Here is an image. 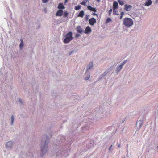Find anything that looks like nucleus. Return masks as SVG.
I'll use <instances>...</instances> for the list:
<instances>
[{
	"instance_id": "f257e3e1",
	"label": "nucleus",
	"mask_w": 158,
	"mask_h": 158,
	"mask_svg": "<svg viewBox=\"0 0 158 158\" xmlns=\"http://www.w3.org/2000/svg\"><path fill=\"white\" fill-rule=\"evenodd\" d=\"M73 39V37L72 36V33L71 31H70L66 35L65 38L63 40V42L65 44L69 43Z\"/></svg>"
},
{
	"instance_id": "f03ea898",
	"label": "nucleus",
	"mask_w": 158,
	"mask_h": 158,
	"mask_svg": "<svg viewBox=\"0 0 158 158\" xmlns=\"http://www.w3.org/2000/svg\"><path fill=\"white\" fill-rule=\"evenodd\" d=\"M133 23L132 20L130 18H125L123 20V24L127 27L131 26Z\"/></svg>"
},
{
	"instance_id": "7ed1b4c3",
	"label": "nucleus",
	"mask_w": 158,
	"mask_h": 158,
	"mask_svg": "<svg viewBox=\"0 0 158 158\" xmlns=\"http://www.w3.org/2000/svg\"><path fill=\"white\" fill-rule=\"evenodd\" d=\"M132 8V6L130 5L125 4L124 6V10L127 11H130Z\"/></svg>"
},
{
	"instance_id": "20e7f679",
	"label": "nucleus",
	"mask_w": 158,
	"mask_h": 158,
	"mask_svg": "<svg viewBox=\"0 0 158 158\" xmlns=\"http://www.w3.org/2000/svg\"><path fill=\"white\" fill-rule=\"evenodd\" d=\"M89 24L91 25H93L96 22V19L94 18H92L89 20Z\"/></svg>"
},
{
	"instance_id": "39448f33",
	"label": "nucleus",
	"mask_w": 158,
	"mask_h": 158,
	"mask_svg": "<svg viewBox=\"0 0 158 158\" xmlns=\"http://www.w3.org/2000/svg\"><path fill=\"white\" fill-rule=\"evenodd\" d=\"M46 142H45V144L44 146H41V151L42 152H44L47 151V149L48 148V147L46 144Z\"/></svg>"
},
{
	"instance_id": "423d86ee",
	"label": "nucleus",
	"mask_w": 158,
	"mask_h": 158,
	"mask_svg": "<svg viewBox=\"0 0 158 158\" xmlns=\"http://www.w3.org/2000/svg\"><path fill=\"white\" fill-rule=\"evenodd\" d=\"M118 6V2L116 1H114L113 4V13H114V10L117 9Z\"/></svg>"
},
{
	"instance_id": "0eeeda50",
	"label": "nucleus",
	"mask_w": 158,
	"mask_h": 158,
	"mask_svg": "<svg viewBox=\"0 0 158 158\" xmlns=\"http://www.w3.org/2000/svg\"><path fill=\"white\" fill-rule=\"evenodd\" d=\"M87 8L89 10L91 11H93L94 12H97V10L95 8L92 7L90 6H87Z\"/></svg>"
},
{
	"instance_id": "6e6552de",
	"label": "nucleus",
	"mask_w": 158,
	"mask_h": 158,
	"mask_svg": "<svg viewBox=\"0 0 158 158\" xmlns=\"http://www.w3.org/2000/svg\"><path fill=\"white\" fill-rule=\"evenodd\" d=\"M126 61H124L123 62L121 65L117 68V72L119 71L122 69L123 65L126 63Z\"/></svg>"
},
{
	"instance_id": "1a4fd4ad",
	"label": "nucleus",
	"mask_w": 158,
	"mask_h": 158,
	"mask_svg": "<svg viewBox=\"0 0 158 158\" xmlns=\"http://www.w3.org/2000/svg\"><path fill=\"white\" fill-rule=\"evenodd\" d=\"M91 28L89 26L86 27L85 31V33H88L89 32H91Z\"/></svg>"
},
{
	"instance_id": "9d476101",
	"label": "nucleus",
	"mask_w": 158,
	"mask_h": 158,
	"mask_svg": "<svg viewBox=\"0 0 158 158\" xmlns=\"http://www.w3.org/2000/svg\"><path fill=\"white\" fill-rule=\"evenodd\" d=\"M63 11L62 10H60L57 11L56 13V16H61L63 14Z\"/></svg>"
},
{
	"instance_id": "9b49d317",
	"label": "nucleus",
	"mask_w": 158,
	"mask_h": 158,
	"mask_svg": "<svg viewBox=\"0 0 158 158\" xmlns=\"http://www.w3.org/2000/svg\"><path fill=\"white\" fill-rule=\"evenodd\" d=\"M12 144L13 143L11 141L8 142L6 144V146L7 148H9L12 146Z\"/></svg>"
},
{
	"instance_id": "f8f14e48",
	"label": "nucleus",
	"mask_w": 158,
	"mask_h": 158,
	"mask_svg": "<svg viewBox=\"0 0 158 158\" xmlns=\"http://www.w3.org/2000/svg\"><path fill=\"white\" fill-rule=\"evenodd\" d=\"M84 15V11L83 10L81 11L78 15H77V17H80L81 18H82L83 17Z\"/></svg>"
},
{
	"instance_id": "ddd939ff",
	"label": "nucleus",
	"mask_w": 158,
	"mask_h": 158,
	"mask_svg": "<svg viewBox=\"0 0 158 158\" xmlns=\"http://www.w3.org/2000/svg\"><path fill=\"white\" fill-rule=\"evenodd\" d=\"M58 8L59 9H65V7L63 6V4L61 3L59 4Z\"/></svg>"
},
{
	"instance_id": "4468645a",
	"label": "nucleus",
	"mask_w": 158,
	"mask_h": 158,
	"mask_svg": "<svg viewBox=\"0 0 158 158\" xmlns=\"http://www.w3.org/2000/svg\"><path fill=\"white\" fill-rule=\"evenodd\" d=\"M77 32L80 33H81L83 31L81 27L80 26H78L77 27Z\"/></svg>"
},
{
	"instance_id": "2eb2a0df",
	"label": "nucleus",
	"mask_w": 158,
	"mask_h": 158,
	"mask_svg": "<svg viewBox=\"0 0 158 158\" xmlns=\"http://www.w3.org/2000/svg\"><path fill=\"white\" fill-rule=\"evenodd\" d=\"M152 2L151 0H147V1L146 2L145 5L148 6L152 4Z\"/></svg>"
},
{
	"instance_id": "dca6fc26",
	"label": "nucleus",
	"mask_w": 158,
	"mask_h": 158,
	"mask_svg": "<svg viewBox=\"0 0 158 158\" xmlns=\"http://www.w3.org/2000/svg\"><path fill=\"white\" fill-rule=\"evenodd\" d=\"M88 2H89L88 0H83L82 2L81 3V4L82 5L86 6V3Z\"/></svg>"
},
{
	"instance_id": "f3484780",
	"label": "nucleus",
	"mask_w": 158,
	"mask_h": 158,
	"mask_svg": "<svg viewBox=\"0 0 158 158\" xmlns=\"http://www.w3.org/2000/svg\"><path fill=\"white\" fill-rule=\"evenodd\" d=\"M142 122L141 121H139L137 122L136 123V126L137 127L139 125V127H140L142 125Z\"/></svg>"
},
{
	"instance_id": "a211bd4d",
	"label": "nucleus",
	"mask_w": 158,
	"mask_h": 158,
	"mask_svg": "<svg viewBox=\"0 0 158 158\" xmlns=\"http://www.w3.org/2000/svg\"><path fill=\"white\" fill-rule=\"evenodd\" d=\"M81 5H78V6H76L75 7V9L76 10H79L80 9H81Z\"/></svg>"
},
{
	"instance_id": "6ab92c4d",
	"label": "nucleus",
	"mask_w": 158,
	"mask_h": 158,
	"mask_svg": "<svg viewBox=\"0 0 158 158\" xmlns=\"http://www.w3.org/2000/svg\"><path fill=\"white\" fill-rule=\"evenodd\" d=\"M93 66V63L92 62H91L89 63V65L88 66V67L87 68V69H89L91 68Z\"/></svg>"
},
{
	"instance_id": "aec40b11",
	"label": "nucleus",
	"mask_w": 158,
	"mask_h": 158,
	"mask_svg": "<svg viewBox=\"0 0 158 158\" xmlns=\"http://www.w3.org/2000/svg\"><path fill=\"white\" fill-rule=\"evenodd\" d=\"M20 41H21V43L20 44L19 46H20V48H21L23 46V40L22 39H21Z\"/></svg>"
},
{
	"instance_id": "412c9836",
	"label": "nucleus",
	"mask_w": 158,
	"mask_h": 158,
	"mask_svg": "<svg viewBox=\"0 0 158 158\" xmlns=\"http://www.w3.org/2000/svg\"><path fill=\"white\" fill-rule=\"evenodd\" d=\"M118 2L120 5H124V2L123 1L121 0H118Z\"/></svg>"
},
{
	"instance_id": "4be33fe9",
	"label": "nucleus",
	"mask_w": 158,
	"mask_h": 158,
	"mask_svg": "<svg viewBox=\"0 0 158 158\" xmlns=\"http://www.w3.org/2000/svg\"><path fill=\"white\" fill-rule=\"evenodd\" d=\"M68 15V13L66 11H64L63 14V17H67Z\"/></svg>"
},
{
	"instance_id": "5701e85b",
	"label": "nucleus",
	"mask_w": 158,
	"mask_h": 158,
	"mask_svg": "<svg viewBox=\"0 0 158 158\" xmlns=\"http://www.w3.org/2000/svg\"><path fill=\"white\" fill-rule=\"evenodd\" d=\"M11 124H13V121H14V116L13 115H12L11 117Z\"/></svg>"
},
{
	"instance_id": "b1692460",
	"label": "nucleus",
	"mask_w": 158,
	"mask_h": 158,
	"mask_svg": "<svg viewBox=\"0 0 158 158\" xmlns=\"http://www.w3.org/2000/svg\"><path fill=\"white\" fill-rule=\"evenodd\" d=\"M90 74H88L87 75V77L85 78V80H88L89 78H90Z\"/></svg>"
},
{
	"instance_id": "393cba45",
	"label": "nucleus",
	"mask_w": 158,
	"mask_h": 158,
	"mask_svg": "<svg viewBox=\"0 0 158 158\" xmlns=\"http://www.w3.org/2000/svg\"><path fill=\"white\" fill-rule=\"evenodd\" d=\"M124 13L123 12H122L121 13L120 16V19H121L122 18V17H123V15H124Z\"/></svg>"
},
{
	"instance_id": "a878e982",
	"label": "nucleus",
	"mask_w": 158,
	"mask_h": 158,
	"mask_svg": "<svg viewBox=\"0 0 158 158\" xmlns=\"http://www.w3.org/2000/svg\"><path fill=\"white\" fill-rule=\"evenodd\" d=\"M49 0H42V2L44 3L47 2Z\"/></svg>"
},
{
	"instance_id": "bb28decb",
	"label": "nucleus",
	"mask_w": 158,
	"mask_h": 158,
	"mask_svg": "<svg viewBox=\"0 0 158 158\" xmlns=\"http://www.w3.org/2000/svg\"><path fill=\"white\" fill-rule=\"evenodd\" d=\"M92 15L94 16H96L97 17H98V15L97 14L94 13H93L92 14Z\"/></svg>"
},
{
	"instance_id": "cd10ccee",
	"label": "nucleus",
	"mask_w": 158,
	"mask_h": 158,
	"mask_svg": "<svg viewBox=\"0 0 158 158\" xmlns=\"http://www.w3.org/2000/svg\"><path fill=\"white\" fill-rule=\"evenodd\" d=\"M111 20V19L110 18H108L106 20V22H108Z\"/></svg>"
},
{
	"instance_id": "c85d7f7f",
	"label": "nucleus",
	"mask_w": 158,
	"mask_h": 158,
	"mask_svg": "<svg viewBox=\"0 0 158 158\" xmlns=\"http://www.w3.org/2000/svg\"><path fill=\"white\" fill-rule=\"evenodd\" d=\"M88 19H89V18H88V16L87 15L86 16V17H85L86 20H88Z\"/></svg>"
},
{
	"instance_id": "c756f323",
	"label": "nucleus",
	"mask_w": 158,
	"mask_h": 158,
	"mask_svg": "<svg viewBox=\"0 0 158 158\" xmlns=\"http://www.w3.org/2000/svg\"><path fill=\"white\" fill-rule=\"evenodd\" d=\"M112 145L109 148V149L110 151L111 150V149H112Z\"/></svg>"
},
{
	"instance_id": "7c9ffc66",
	"label": "nucleus",
	"mask_w": 158,
	"mask_h": 158,
	"mask_svg": "<svg viewBox=\"0 0 158 158\" xmlns=\"http://www.w3.org/2000/svg\"><path fill=\"white\" fill-rule=\"evenodd\" d=\"M80 35L79 34H76V37H78Z\"/></svg>"
},
{
	"instance_id": "2f4dec72",
	"label": "nucleus",
	"mask_w": 158,
	"mask_h": 158,
	"mask_svg": "<svg viewBox=\"0 0 158 158\" xmlns=\"http://www.w3.org/2000/svg\"><path fill=\"white\" fill-rule=\"evenodd\" d=\"M112 9H110L109 10V12L110 13L112 11Z\"/></svg>"
},
{
	"instance_id": "473e14b6",
	"label": "nucleus",
	"mask_w": 158,
	"mask_h": 158,
	"mask_svg": "<svg viewBox=\"0 0 158 158\" xmlns=\"http://www.w3.org/2000/svg\"><path fill=\"white\" fill-rule=\"evenodd\" d=\"M21 101H21V100L20 99H19V102H20V103H21Z\"/></svg>"
},
{
	"instance_id": "72a5a7b5",
	"label": "nucleus",
	"mask_w": 158,
	"mask_h": 158,
	"mask_svg": "<svg viewBox=\"0 0 158 158\" xmlns=\"http://www.w3.org/2000/svg\"><path fill=\"white\" fill-rule=\"evenodd\" d=\"M68 1V0H65V3H66Z\"/></svg>"
},
{
	"instance_id": "f704fd0d",
	"label": "nucleus",
	"mask_w": 158,
	"mask_h": 158,
	"mask_svg": "<svg viewBox=\"0 0 158 158\" xmlns=\"http://www.w3.org/2000/svg\"><path fill=\"white\" fill-rule=\"evenodd\" d=\"M115 12H116V10H114V13H113V14H116Z\"/></svg>"
},
{
	"instance_id": "c9c22d12",
	"label": "nucleus",
	"mask_w": 158,
	"mask_h": 158,
	"mask_svg": "<svg viewBox=\"0 0 158 158\" xmlns=\"http://www.w3.org/2000/svg\"><path fill=\"white\" fill-rule=\"evenodd\" d=\"M97 1L98 2H99L100 1V0H97Z\"/></svg>"
},
{
	"instance_id": "e433bc0d",
	"label": "nucleus",
	"mask_w": 158,
	"mask_h": 158,
	"mask_svg": "<svg viewBox=\"0 0 158 158\" xmlns=\"http://www.w3.org/2000/svg\"><path fill=\"white\" fill-rule=\"evenodd\" d=\"M120 146V144H119L118 145V147H119Z\"/></svg>"
},
{
	"instance_id": "4c0bfd02",
	"label": "nucleus",
	"mask_w": 158,
	"mask_h": 158,
	"mask_svg": "<svg viewBox=\"0 0 158 158\" xmlns=\"http://www.w3.org/2000/svg\"><path fill=\"white\" fill-rule=\"evenodd\" d=\"M72 52H71V53H69V55H70V54H71L72 53Z\"/></svg>"
},
{
	"instance_id": "58836bf2",
	"label": "nucleus",
	"mask_w": 158,
	"mask_h": 158,
	"mask_svg": "<svg viewBox=\"0 0 158 158\" xmlns=\"http://www.w3.org/2000/svg\"><path fill=\"white\" fill-rule=\"evenodd\" d=\"M41 144H42V142H41Z\"/></svg>"
},
{
	"instance_id": "ea45409f",
	"label": "nucleus",
	"mask_w": 158,
	"mask_h": 158,
	"mask_svg": "<svg viewBox=\"0 0 158 158\" xmlns=\"http://www.w3.org/2000/svg\"><path fill=\"white\" fill-rule=\"evenodd\" d=\"M157 148L158 149V146L157 147Z\"/></svg>"
},
{
	"instance_id": "a19ab883",
	"label": "nucleus",
	"mask_w": 158,
	"mask_h": 158,
	"mask_svg": "<svg viewBox=\"0 0 158 158\" xmlns=\"http://www.w3.org/2000/svg\"><path fill=\"white\" fill-rule=\"evenodd\" d=\"M156 1H158V0H156Z\"/></svg>"
}]
</instances>
